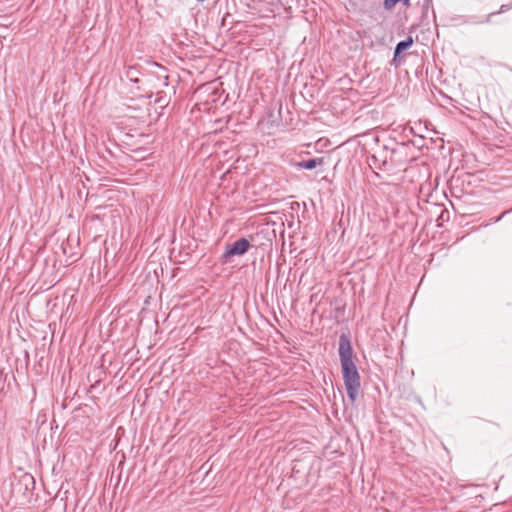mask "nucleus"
<instances>
[{
  "label": "nucleus",
  "instance_id": "1",
  "mask_svg": "<svg viewBox=\"0 0 512 512\" xmlns=\"http://www.w3.org/2000/svg\"><path fill=\"white\" fill-rule=\"evenodd\" d=\"M352 356L353 350L350 340L345 335H341L339 339V357L341 361L343 380L347 390V395L349 399L354 402L358 397L361 384L360 375L353 362Z\"/></svg>",
  "mask_w": 512,
  "mask_h": 512
},
{
  "label": "nucleus",
  "instance_id": "2",
  "mask_svg": "<svg viewBox=\"0 0 512 512\" xmlns=\"http://www.w3.org/2000/svg\"><path fill=\"white\" fill-rule=\"evenodd\" d=\"M250 247V243L245 238H240L237 241L228 244L225 248V252L223 254L224 261H228L230 257L233 256H241L245 254Z\"/></svg>",
  "mask_w": 512,
  "mask_h": 512
},
{
  "label": "nucleus",
  "instance_id": "3",
  "mask_svg": "<svg viewBox=\"0 0 512 512\" xmlns=\"http://www.w3.org/2000/svg\"><path fill=\"white\" fill-rule=\"evenodd\" d=\"M322 164H323L322 158H313V159H308V160H303V161L297 162L295 164V166H297L299 168L307 169V170H312Z\"/></svg>",
  "mask_w": 512,
  "mask_h": 512
},
{
  "label": "nucleus",
  "instance_id": "4",
  "mask_svg": "<svg viewBox=\"0 0 512 512\" xmlns=\"http://www.w3.org/2000/svg\"><path fill=\"white\" fill-rule=\"evenodd\" d=\"M412 44L413 40L411 37H408L406 40L399 42L395 49L394 59H396L402 51L408 49Z\"/></svg>",
  "mask_w": 512,
  "mask_h": 512
},
{
  "label": "nucleus",
  "instance_id": "5",
  "mask_svg": "<svg viewBox=\"0 0 512 512\" xmlns=\"http://www.w3.org/2000/svg\"><path fill=\"white\" fill-rule=\"evenodd\" d=\"M511 7H512V4H511V5H502V6L500 7V10H499L498 12H496V13H491V14L489 15V17L493 16L494 14H500V13H503V12H505V11L509 10Z\"/></svg>",
  "mask_w": 512,
  "mask_h": 512
}]
</instances>
